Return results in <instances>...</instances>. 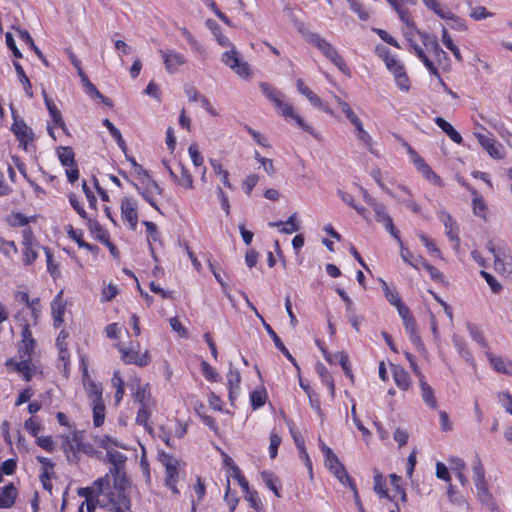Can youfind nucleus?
Returning <instances> with one entry per match:
<instances>
[{
	"label": "nucleus",
	"instance_id": "0eeeda50",
	"mask_svg": "<svg viewBox=\"0 0 512 512\" xmlns=\"http://www.w3.org/2000/svg\"><path fill=\"white\" fill-rule=\"evenodd\" d=\"M228 48L227 51L222 53L221 61L240 78L249 79L252 76L249 64L242 60L240 53L233 44Z\"/></svg>",
	"mask_w": 512,
	"mask_h": 512
},
{
	"label": "nucleus",
	"instance_id": "423d86ee",
	"mask_svg": "<svg viewBox=\"0 0 512 512\" xmlns=\"http://www.w3.org/2000/svg\"><path fill=\"white\" fill-rule=\"evenodd\" d=\"M319 447L324 456L325 467L343 484L346 485L351 481L345 467L339 461L330 447H328L321 439H319Z\"/></svg>",
	"mask_w": 512,
	"mask_h": 512
},
{
	"label": "nucleus",
	"instance_id": "4d7b16f0",
	"mask_svg": "<svg viewBox=\"0 0 512 512\" xmlns=\"http://www.w3.org/2000/svg\"><path fill=\"white\" fill-rule=\"evenodd\" d=\"M418 236H419V239L421 240V242L423 243V245L426 247L427 251L432 256H434L436 258H442L441 251L438 249V247L436 246L435 242L432 239H430L423 233H419Z\"/></svg>",
	"mask_w": 512,
	"mask_h": 512
},
{
	"label": "nucleus",
	"instance_id": "680f3d73",
	"mask_svg": "<svg viewBox=\"0 0 512 512\" xmlns=\"http://www.w3.org/2000/svg\"><path fill=\"white\" fill-rule=\"evenodd\" d=\"M203 3L206 7H208L222 22H224L228 26H232L231 21L229 18L221 12V10L218 8L217 4L214 0H203Z\"/></svg>",
	"mask_w": 512,
	"mask_h": 512
},
{
	"label": "nucleus",
	"instance_id": "6e6d98bb",
	"mask_svg": "<svg viewBox=\"0 0 512 512\" xmlns=\"http://www.w3.org/2000/svg\"><path fill=\"white\" fill-rule=\"evenodd\" d=\"M349 3L350 9L358 15V17L366 21L370 17L369 11L364 7V5L359 0H346Z\"/></svg>",
	"mask_w": 512,
	"mask_h": 512
},
{
	"label": "nucleus",
	"instance_id": "c03bdc74",
	"mask_svg": "<svg viewBox=\"0 0 512 512\" xmlns=\"http://www.w3.org/2000/svg\"><path fill=\"white\" fill-rule=\"evenodd\" d=\"M381 284H382V290L384 292V295H385L387 301L391 305H393L396 308H398L400 305L403 304V302L401 300V297L399 296V294L396 291V289L390 288L388 286V284L384 280L381 281Z\"/></svg>",
	"mask_w": 512,
	"mask_h": 512
},
{
	"label": "nucleus",
	"instance_id": "f03ea898",
	"mask_svg": "<svg viewBox=\"0 0 512 512\" xmlns=\"http://www.w3.org/2000/svg\"><path fill=\"white\" fill-rule=\"evenodd\" d=\"M293 22L294 27L308 44L317 48L327 60L337 67L340 72L346 76H350L351 71L349 67L338 52L337 48L331 42L322 37L319 33L310 30L303 21L293 19Z\"/></svg>",
	"mask_w": 512,
	"mask_h": 512
},
{
	"label": "nucleus",
	"instance_id": "a18cd8bd",
	"mask_svg": "<svg viewBox=\"0 0 512 512\" xmlns=\"http://www.w3.org/2000/svg\"><path fill=\"white\" fill-rule=\"evenodd\" d=\"M106 456L109 463L113 465L111 472L118 473L120 467L125 463L126 457L122 453L111 449L107 450Z\"/></svg>",
	"mask_w": 512,
	"mask_h": 512
},
{
	"label": "nucleus",
	"instance_id": "6e6552de",
	"mask_svg": "<svg viewBox=\"0 0 512 512\" xmlns=\"http://www.w3.org/2000/svg\"><path fill=\"white\" fill-rule=\"evenodd\" d=\"M116 348L118 349L121 359L126 364H134L140 367L147 366L151 359L149 352L146 350L145 352H140V344L131 343L129 346H125L121 343L116 344Z\"/></svg>",
	"mask_w": 512,
	"mask_h": 512
},
{
	"label": "nucleus",
	"instance_id": "9b49d317",
	"mask_svg": "<svg viewBox=\"0 0 512 512\" xmlns=\"http://www.w3.org/2000/svg\"><path fill=\"white\" fill-rule=\"evenodd\" d=\"M12 131L19 141V145L25 150L30 151L34 139L33 131L23 120H14Z\"/></svg>",
	"mask_w": 512,
	"mask_h": 512
},
{
	"label": "nucleus",
	"instance_id": "7ed1b4c3",
	"mask_svg": "<svg viewBox=\"0 0 512 512\" xmlns=\"http://www.w3.org/2000/svg\"><path fill=\"white\" fill-rule=\"evenodd\" d=\"M29 325L28 321H23L22 339L18 345V354L21 360L9 359L6 361L7 368L18 372L26 381L31 380L35 373V368L32 366L30 359L36 343L29 330Z\"/></svg>",
	"mask_w": 512,
	"mask_h": 512
},
{
	"label": "nucleus",
	"instance_id": "3c124183",
	"mask_svg": "<svg viewBox=\"0 0 512 512\" xmlns=\"http://www.w3.org/2000/svg\"><path fill=\"white\" fill-rule=\"evenodd\" d=\"M359 144L368 150L372 154H376L377 151L375 149V142L373 141L372 136L366 131L363 130V132H359L355 135Z\"/></svg>",
	"mask_w": 512,
	"mask_h": 512
},
{
	"label": "nucleus",
	"instance_id": "473e14b6",
	"mask_svg": "<svg viewBox=\"0 0 512 512\" xmlns=\"http://www.w3.org/2000/svg\"><path fill=\"white\" fill-rule=\"evenodd\" d=\"M435 123L437 126L445 132L448 137L455 143L461 144L463 139L462 136L454 129V127L442 117H436Z\"/></svg>",
	"mask_w": 512,
	"mask_h": 512
},
{
	"label": "nucleus",
	"instance_id": "58836bf2",
	"mask_svg": "<svg viewBox=\"0 0 512 512\" xmlns=\"http://www.w3.org/2000/svg\"><path fill=\"white\" fill-rule=\"evenodd\" d=\"M453 343H454V346L458 352V354L469 364L471 365H475V361H474V358L471 354V352L469 351L468 347H467V344L459 337V336H456L454 335L453 336Z\"/></svg>",
	"mask_w": 512,
	"mask_h": 512
},
{
	"label": "nucleus",
	"instance_id": "5701e85b",
	"mask_svg": "<svg viewBox=\"0 0 512 512\" xmlns=\"http://www.w3.org/2000/svg\"><path fill=\"white\" fill-rule=\"evenodd\" d=\"M421 38H422V43H423L424 47L428 51L432 52L434 57L438 61H441L442 58L443 59L447 58L446 52L440 47L438 40L435 36L429 35L427 33H422Z\"/></svg>",
	"mask_w": 512,
	"mask_h": 512
},
{
	"label": "nucleus",
	"instance_id": "2f4dec72",
	"mask_svg": "<svg viewBox=\"0 0 512 512\" xmlns=\"http://www.w3.org/2000/svg\"><path fill=\"white\" fill-rule=\"evenodd\" d=\"M17 490L13 484L6 485L0 493V508H10L16 499Z\"/></svg>",
	"mask_w": 512,
	"mask_h": 512
},
{
	"label": "nucleus",
	"instance_id": "7c9ffc66",
	"mask_svg": "<svg viewBox=\"0 0 512 512\" xmlns=\"http://www.w3.org/2000/svg\"><path fill=\"white\" fill-rule=\"evenodd\" d=\"M410 46L412 47L414 53L416 54V56L423 62L424 66L427 68V70L437 76L438 78H440V75H439V72L436 68V66L434 65V63L426 56L425 52H424V49L418 45L417 43L415 42H410Z\"/></svg>",
	"mask_w": 512,
	"mask_h": 512
},
{
	"label": "nucleus",
	"instance_id": "e433bc0d",
	"mask_svg": "<svg viewBox=\"0 0 512 512\" xmlns=\"http://www.w3.org/2000/svg\"><path fill=\"white\" fill-rule=\"evenodd\" d=\"M13 66H14L16 74L18 76V80L21 83V85L25 91V94L29 98H32L33 97L32 84H31L29 78L27 77L22 65L19 62L14 61Z\"/></svg>",
	"mask_w": 512,
	"mask_h": 512
},
{
	"label": "nucleus",
	"instance_id": "72a5a7b5",
	"mask_svg": "<svg viewBox=\"0 0 512 512\" xmlns=\"http://www.w3.org/2000/svg\"><path fill=\"white\" fill-rule=\"evenodd\" d=\"M398 190V193L393 195L414 213H420L421 207L412 199L410 192L402 186Z\"/></svg>",
	"mask_w": 512,
	"mask_h": 512
},
{
	"label": "nucleus",
	"instance_id": "2eb2a0df",
	"mask_svg": "<svg viewBox=\"0 0 512 512\" xmlns=\"http://www.w3.org/2000/svg\"><path fill=\"white\" fill-rule=\"evenodd\" d=\"M484 354L491 368L496 373L512 376V361L510 359L500 355H496L492 353L488 348Z\"/></svg>",
	"mask_w": 512,
	"mask_h": 512
},
{
	"label": "nucleus",
	"instance_id": "c85d7f7f",
	"mask_svg": "<svg viewBox=\"0 0 512 512\" xmlns=\"http://www.w3.org/2000/svg\"><path fill=\"white\" fill-rule=\"evenodd\" d=\"M420 384V390H421V397L425 404L432 408L436 409L437 407V401L434 396V390L433 388L425 381L424 376H421V379L419 380Z\"/></svg>",
	"mask_w": 512,
	"mask_h": 512
},
{
	"label": "nucleus",
	"instance_id": "b1692460",
	"mask_svg": "<svg viewBox=\"0 0 512 512\" xmlns=\"http://www.w3.org/2000/svg\"><path fill=\"white\" fill-rule=\"evenodd\" d=\"M85 220L87 221L88 227L94 238L101 241L102 243H105L110 248L111 252H113L115 247L110 243L109 235L107 231L102 227V225L98 221L92 220L90 218Z\"/></svg>",
	"mask_w": 512,
	"mask_h": 512
},
{
	"label": "nucleus",
	"instance_id": "ddd939ff",
	"mask_svg": "<svg viewBox=\"0 0 512 512\" xmlns=\"http://www.w3.org/2000/svg\"><path fill=\"white\" fill-rule=\"evenodd\" d=\"M159 54L169 73L177 72L178 68L186 63L185 56L173 49H160Z\"/></svg>",
	"mask_w": 512,
	"mask_h": 512
},
{
	"label": "nucleus",
	"instance_id": "774afa93",
	"mask_svg": "<svg viewBox=\"0 0 512 512\" xmlns=\"http://www.w3.org/2000/svg\"><path fill=\"white\" fill-rule=\"evenodd\" d=\"M498 402L504 407L505 411L512 415V395L508 391H501L497 394Z\"/></svg>",
	"mask_w": 512,
	"mask_h": 512
},
{
	"label": "nucleus",
	"instance_id": "39448f33",
	"mask_svg": "<svg viewBox=\"0 0 512 512\" xmlns=\"http://www.w3.org/2000/svg\"><path fill=\"white\" fill-rule=\"evenodd\" d=\"M159 461L165 468V484L174 494H179L177 483L182 472L180 461L174 456L161 452Z\"/></svg>",
	"mask_w": 512,
	"mask_h": 512
},
{
	"label": "nucleus",
	"instance_id": "49530a36",
	"mask_svg": "<svg viewBox=\"0 0 512 512\" xmlns=\"http://www.w3.org/2000/svg\"><path fill=\"white\" fill-rule=\"evenodd\" d=\"M261 478H262V481L265 483L266 487L269 490H271L275 494L276 497L280 498L281 494L278 489V483H279L278 478L274 474L267 472V471L261 472Z\"/></svg>",
	"mask_w": 512,
	"mask_h": 512
},
{
	"label": "nucleus",
	"instance_id": "412c9836",
	"mask_svg": "<svg viewBox=\"0 0 512 512\" xmlns=\"http://www.w3.org/2000/svg\"><path fill=\"white\" fill-rule=\"evenodd\" d=\"M374 212H375V215H376V220L380 223L383 224V226L385 227V229L396 239V240H399V232L396 230V228L394 227V224H393V221L391 219V217L387 214V212L385 211V208L383 205H375V207L373 208Z\"/></svg>",
	"mask_w": 512,
	"mask_h": 512
},
{
	"label": "nucleus",
	"instance_id": "37998d69",
	"mask_svg": "<svg viewBox=\"0 0 512 512\" xmlns=\"http://www.w3.org/2000/svg\"><path fill=\"white\" fill-rule=\"evenodd\" d=\"M57 156L61 164L70 167L75 164L74 152L70 147H59L56 150Z\"/></svg>",
	"mask_w": 512,
	"mask_h": 512
},
{
	"label": "nucleus",
	"instance_id": "cd10ccee",
	"mask_svg": "<svg viewBox=\"0 0 512 512\" xmlns=\"http://www.w3.org/2000/svg\"><path fill=\"white\" fill-rule=\"evenodd\" d=\"M30 314V316L32 317V320H33V323L36 324L37 322V319L39 317V314H40V303H39V299H33L30 303V305H28L27 307H25L24 309H22L21 311H19L17 313V315L15 316L16 320L21 322V325H23V321H27L25 319V316Z\"/></svg>",
	"mask_w": 512,
	"mask_h": 512
},
{
	"label": "nucleus",
	"instance_id": "09e8293b",
	"mask_svg": "<svg viewBox=\"0 0 512 512\" xmlns=\"http://www.w3.org/2000/svg\"><path fill=\"white\" fill-rule=\"evenodd\" d=\"M35 217H27L24 214L20 212H12L7 217V222L12 227H21L26 226L31 221H34Z\"/></svg>",
	"mask_w": 512,
	"mask_h": 512
},
{
	"label": "nucleus",
	"instance_id": "20e7f679",
	"mask_svg": "<svg viewBox=\"0 0 512 512\" xmlns=\"http://www.w3.org/2000/svg\"><path fill=\"white\" fill-rule=\"evenodd\" d=\"M259 86L263 95L274 104L275 108L278 110L281 116H283L286 120H293L298 127L316 137L313 127L307 124L303 118L295 112L293 106L290 103L285 101V96L281 91L273 88L265 82L260 83Z\"/></svg>",
	"mask_w": 512,
	"mask_h": 512
},
{
	"label": "nucleus",
	"instance_id": "a19ab883",
	"mask_svg": "<svg viewBox=\"0 0 512 512\" xmlns=\"http://www.w3.org/2000/svg\"><path fill=\"white\" fill-rule=\"evenodd\" d=\"M373 479H374V485H373L374 492L377 495H379L381 498L390 499L388 490L386 488V480H385L384 476L380 472L375 471Z\"/></svg>",
	"mask_w": 512,
	"mask_h": 512
},
{
	"label": "nucleus",
	"instance_id": "8fccbe9b",
	"mask_svg": "<svg viewBox=\"0 0 512 512\" xmlns=\"http://www.w3.org/2000/svg\"><path fill=\"white\" fill-rule=\"evenodd\" d=\"M93 413V425L100 427L105 421V405L104 402L90 404Z\"/></svg>",
	"mask_w": 512,
	"mask_h": 512
},
{
	"label": "nucleus",
	"instance_id": "052dcab7",
	"mask_svg": "<svg viewBox=\"0 0 512 512\" xmlns=\"http://www.w3.org/2000/svg\"><path fill=\"white\" fill-rule=\"evenodd\" d=\"M150 415H151L150 404L149 405H142V406H140V408H139V410L137 412L136 422L139 425H142L145 428H148V420L150 418Z\"/></svg>",
	"mask_w": 512,
	"mask_h": 512
},
{
	"label": "nucleus",
	"instance_id": "f704fd0d",
	"mask_svg": "<svg viewBox=\"0 0 512 512\" xmlns=\"http://www.w3.org/2000/svg\"><path fill=\"white\" fill-rule=\"evenodd\" d=\"M422 3L441 19L451 17V10L442 5L438 0H422Z\"/></svg>",
	"mask_w": 512,
	"mask_h": 512
},
{
	"label": "nucleus",
	"instance_id": "338daca9",
	"mask_svg": "<svg viewBox=\"0 0 512 512\" xmlns=\"http://www.w3.org/2000/svg\"><path fill=\"white\" fill-rule=\"evenodd\" d=\"M475 196L473 198L472 204H473V212L476 216L484 218L486 215V204L484 200L478 196L476 193H474Z\"/></svg>",
	"mask_w": 512,
	"mask_h": 512
},
{
	"label": "nucleus",
	"instance_id": "bf43d9fd",
	"mask_svg": "<svg viewBox=\"0 0 512 512\" xmlns=\"http://www.w3.org/2000/svg\"><path fill=\"white\" fill-rule=\"evenodd\" d=\"M245 499L248 501L249 506L257 512H264L262 502L255 490H250L245 493Z\"/></svg>",
	"mask_w": 512,
	"mask_h": 512
},
{
	"label": "nucleus",
	"instance_id": "4468645a",
	"mask_svg": "<svg viewBox=\"0 0 512 512\" xmlns=\"http://www.w3.org/2000/svg\"><path fill=\"white\" fill-rule=\"evenodd\" d=\"M228 398L231 405H234L240 394L241 374L240 371L229 363V369L226 375Z\"/></svg>",
	"mask_w": 512,
	"mask_h": 512
},
{
	"label": "nucleus",
	"instance_id": "bb28decb",
	"mask_svg": "<svg viewBox=\"0 0 512 512\" xmlns=\"http://www.w3.org/2000/svg\"><path fill=\"white\" fill-rule=\"evenodd\" d=\"M400 246V256L401 259L412 266L413 268L419 270L422 263H424V258L420 255H414L407 247L404 246L403 241L399 237L397 240Z\"/></svg>",
	"mask_w": 512,
	"mask_h": 512
},
{
	"label": "nucleus",
	"instance_id": "e2e57ef3",
	"mask_svg": "<svg viewBox=\"0 0 512 512\" xmlns=\"http://www.w3.org/2000/svg\"><path fill=\"white\" fill-rule=\"evenodd\" d=\"M419 172L431 184L439 187L442 186V181L440 177L430 168L429 165L421 169Z\"/></svg>",
	"mask_w": 512,
	"mask_h": 512
},
{
	"label": "nucleus",
	"instance_id": "a211bd4d",
	"mask_svg": "<svg viewBox=\"0 0 512 512\" xmlns=\"http://www.w3.org/2000/svg\"><path fill=\"white\" fill-rule=\"evenodd\" d=\"M334 97H335L336 103L340 107L341 111L345 114L346 118L354 126V135L358 134L359 132H363V130H365L363 122L356 115V113L353 111V109L350 107V105L347 102L343 101L338 96H334Z\"/></svg>",
	"mask_w": 512,
	"mask_h": 512
},
{
	"label": "nucleus",
	"instance_id": "79ce46f5",
	"mask_svg": "<svg viewBox=\"0 0 512 512\" xmlns=\"http://www.w3.org/2000/svg\"><path fill=\"white\" fill-rule=\"evenodd\" d=\"M467 4L469 7V17L475 21H481L494 16V14L488 11L484 6H473L470 2Z\"/></svg>",
	"mask_w": 512,
	"mask_h": 512
},
{
	"label": "nucleus",
	"instance_id": "c9c22d12",
	"mask_svg": "<svg viewBox=\"0 0 512 512\" xmlns=\"http://www.w3.org/2000/svg\"><path fill=\"white\" fill-rule=\"evenodd\" d=\"M450 468L456 474V476L462 486H465L468 484V479L464 473V471L466 469V464L462 459H460L458 457H452L450 459Z\"/></svg>",
	"mask_w": 512,
	"mask_h": 512
},
{
	"label": "nucleus",
	"instance_id": "f8f14e48",
	"mask_svg": "<svg viewBox=\"0 0 512 512\" xmlns=\"http://www.w3.org/2000/svg\"><path fill=\"white\" fill-rule=\"evenodd\" d=\"M482 148L494 159H502L505 155L502 144L490 134L474 133Z\"/></svg>",
	"mask_w": 512,
	"mask_h": 512
},
{
	"label": "nucleus",
	"instance_id": "13d9d810",
	"mask_svg": "<svg viewBox=\"0 0 512 512\" xmlns=\"http://www.w3.org/2000/svg\"><path fill=\"white\" fill-rule=\"evenodd\" d=\"M267 399V393L265 390H254L250 394V401L253 409L262 407Z\"/></svg>",
	"mask_w": 512,
	"mask_h": 512
},
{
	"label": "nucleus",
	"instance_id": "f257e3e1",
	"mask_svg": "<svg viewBox=\"0 0 512 512\" xmlns=\"http://www.w3.org/2000/svg\"><path fill=\"white\" fill-rule=\"evenodd\" d=\"M79 495L86 498L83 504L87 512L95 511L94 498H97V503L101 506L113 512H132L131 501L125 494L124 487L116 482L112 486L108 475L96 480L92 487L80 489Z\"/></svg>",
	"mask_w": 512,
	"mask_h": 512
},
{
	"label": "nucleus",
	"instance_id": "ea45409f",
	"mask_svg": "<svg viewBox=\"0 0 512 512\" xmlns=\"http://www.w3.org/2000/svg\"><path fill=\"white\" fill-rule=\"evenodd\" d=\"M180 166V176H177V179H172L177 185L184 187L186 189L194 188V180L189 172V170L182 164L179 163Z\"/></svg>",
	"mask_w": 512,
	"mask_h": 512
},
{
	"label": "nucleus",
	"instance_id": "0e129e2a",
	"mask_svg": "<svg viewBox=\"0 0 512 512\" xmlns=\"http://www.w3.org/2000/svg\"><path fill=\"white\" fill-rule=\"evenodd\" d=\"M0 252L6 257L11 258L13 255L17 254L18 250L13 241H7L0 237Z\"/></svg>",
	"mask_w": 512,
	"mask_h": 512
},
{
	"label": "nucleus",
	"instance_id": "c756f323",
	"mask_svg": "<svg viewBox=\"0 0 512 512\" xmlns=\"http://www.w3.org/2000/svg\"><path fill=\"white\" fill-rule=\"evenodd\" d=\"M392 372H393V379H394L396 386L403 391L408 390L411 385L410 376H409L408 372L405 371L400 366H394Z\"/></svg>",
	"mask_w": 512,
	"mask_h": 512
},
{
	"label": "nucleus",
	"instance_id": "393cba45",
	"mask_svg": "<svg viewBox=\"0 0 512 512\" xmlns=\"http://www.w3.org/2000/svg\"><path fill=\"white\" fill-rule=\"evenodd\" d=\"M205 24H206L207 28L211 31L214 39L217 41V43L221 47L227 48L233 44L230 41V39L223 33L222 28L216 21H214L212 19H207Z\"/></svg>",
	"mask_w": 512,
	"mask_h": 512
},
{
	"label": "nucleus",
	"instance_id": "1a4fd4ad",
	"mask_svg": "<svg viewBox=\"0 0 512 512\" xmlns=\"http://www.w3.org/2000/svg\"><path fill=\"white\" fill-rule=\"evenodd\" d=\"M82 381L90 404L103 402L102 385L91 378L84 363H82Z\"/></svg>",
	"mask_w": 512,
	"mask_h": 512
},
{
	"label": "nucleus",
	"instance_id": "a878e982",
	"mask_svg": "<svg viewBox=\"0 0 512 512\" xmlns=\"http://www.w3.org/2000/svg\"><path fill=\"white\" fill-rule=\"evenodd\" d=\"M209 164L214 172V174L220 178L222 184L230 189V190H234L235 189V186L230 182L229 180V172L227 169H225L222 165V163L220 162V160L218 159H215V158H210L209 159Z\"/></svg>",
	"mask_w": 512,
	"mask_h": 512
},
{
	"label": "nucleus",
	"instance_id": "864d4df0",
	"mask_svg": "<svg viewBox=\"0 0 512 512\" xmlns=\"http://www.w3.org/2000/svg\"><path fill=\"white\" fill-rule=\"evenodd\" d=\"M338 195L344 203L354 208L360 216L366 217V209L363 206H358L350 193L338 190Z\"/></svg>",
	"mask_w": 512,
	"mask_h": 512
},
{
	"label": "nucleus",
	"instance_id": "6ab92c4d",
	"mask_svg": "<svg viewBox=\"0 0 512 512\" xmlns=\"http://www.w3.org/2000/svg\"><path fill=\"white\" fill-rule=\"evenodd\" d=\"M379 56L383 59L387 69L393 74L394 79L406 72L403 64L386 49L377 48Z\"/></svg>",
	"mask_w": 512,
	"mask_h": 512
},
{
	"label": "nucleus",
	"instance_id": "aec40b11",
	"mask_svg": "<svg viewBox=\"0 0 512 512\" xmlns=\"http://www.w3.org/2000/svg\"><path fill=\"white\" fill-rule=\"evenodd\" d=\"M438 219L445 227V233L447 237L453 242H459L458 237V227L455 220L451 217L449 213L444 210H441L437 213Z\"/></svg>",
	"mask_w": 512,
	"mask_h": 512
},
{
	"label": "nucleus",
	"instance_id": "69168bd1",
	"mask_svg": "<svg viewBox=\"0 0 512 512\" xmlns=\"http://www.w3.org/2000/svg\"><path fill=\"white\" fill-rule=\"evenodd\" d=\"M299 230V226L296 222V214H292L286 222H283L279 231L284 234H292Z\"/></svg>",
	"mask_w": 512,
	"mask_h": 512
},
{
	"label": "nucleus",
	"instance_id": "f3484780",
	"mask_svg": "<svg viewBox=\"0 0 512 512\" xmlns=\"http://www.w3.org/2000/svg\"><path fill=\"white\" fill-rule=\"evenodd\" d=\"M139 193L142 197L157 211L160 212V209L156 203V196L161 195L163 189L158 185V183L152 179H149L146 186L143 189L137 187Z\"/></svg>",
	"mask_w": 512,
	"mask_h": 512
},
{
	"label": "nucleus",
	"instance_id": "5fc2aeb1",
	"mask_svg": "<svg viewBox=\"0 0 512 512\" xmlns=\"http://www.w3.org/2000/svg\"><path fill=\"white\" fill-rule=\"evenodd\" d=\"M201 372L207 381L219 382L221 380L220 374L206 361L201 362Z\"/></svg>",
	"mask_w": 512,
	"mask_h": 512
},
{
	"label": "nucleus",
	"instance_id": "de8ad7c7",
	"mask_svg": "<svg viewBox=\"0 0 512 512\" xmlns=\"http://www.w3.org/2000/svg\"><path fill=\"white\" fill-rule=\"evenodd\" d=\"M441 41H442L443 45L448 50H450L452 52V54L458 61L463 60L460 49L458 48V46L456 44H454V42H453L452 38L450 37V35L448 34V31L446 28L442 29Z\"/></svg>",
	"mask_w": 512,
	"mask_h": 512
},
{
	"label": "nucleus",
	"instance_id": "4c0bfd02",
	"mask_svg": "<svg viewBox=\"0 0 512 512\" xmlns=\"http://www.w3.org/2000/svg\"><path fill=\"white\" fill-rule=\"evenodd\" d=\"M315 368H316V372H317L318 376L320 377L321 381L323 382L324 385L327 386V388L330 391L331 396L334 397L335 385H334V381H333L331 374L329 373L327 368L320 362H318L316 364Z\"/></svg>",
	"mask_w": 512,
	"mask_h": 512
},
{
	"label": "nucleus",
	"instance_id": "4be33fe9",
	"mask_svg": "<svg viewBox=\"0 0 512 512\" xmlns=\"http://www.w3.org/2000/svg\"><path fill=\"white\" fill-rule=\"evenodd\" d=\"M51 312L53 317L54 326L60 327L63 323L65 313V302L63 300V291H60L51 303Z\"/></svg>",
	"mask_w": 512,
	"mask_h": 512
},
{
	"label": "nucleus",
	"instance_id": "9d476101",
	"mask_svg": "<svg viewBox=\"0 0 512 512\" xmlns=\"http://www.w3.org/2000/svg\"><path fill=\"white\" fill-rule=\"evenodd\" d=\"M399 316L403 321V325L405 327L406 332L409 335L411 342L417 346V348H423V344L421 342L420 336L417 333V327L414 317L411 315L409 308L402 304L398 308Z\"/></svg>",
	"mask_w": 512,
	"mask_h": 512
},
{
	"label": "nucleus",
	"instance_id": "603ef678",
	"mask_svg": "<svg viewBox=\"0 0 512 512\" xmlns=\"http://www.w3.org/2000/svg\"><path fill=\"white\" fill-rule=\"evenodd\" d=\"M337 365H341L345 375L349 377L350 379H353V374L351 371V368L349 366L348 356L344 352H337L332 355V362L336 363Z\"/></svg>",
	"mask_w": 512,
	"mask_h": 512
},
{
	"label": "nucleus",
	"instance_id": "dca6fc26",
	"mask_svg": "<svg viewBox=\"0 0 512 512\" xmlns=\"http://www.w3.org/2000/svg\"><path fill=\"white\" fill-rule=\"evenodd\" d=\"M137 203L131 197H124L121 201V217L128 222L131 229H135L138 223Z\"/></svg>",
	"mask_w": 512,
	"mask_h": 512
}]
</instances>
